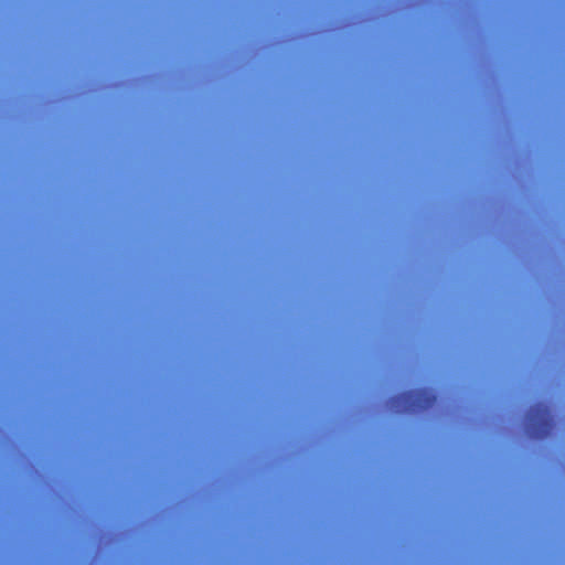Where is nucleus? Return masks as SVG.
I'll use <instances>...</instances> for the list:
<instances>
[{
	"label": "nucleus",
	"mask_w": 565,
	"mask_h": 565,
	"mask_svg": "<svg viewBox=\"0 0 565 565\" xmlns=\"http://www.w3.org/2000/svg\"><path fill=\"white\" fill-rule=\"evenodd\" d=\"M526 420L530 434L535 438L548 436L553 427L550 408L544 403H536L531 406L526 414Z\"/></svg>",
	"instance_id": "2"
},
{
	"label": "nucleus",
	"mask_w": 565,
	"mask_h": 565,
	"mask_svg": "<svg viewBox=\"0 0 565 565\" xmlns=\"http://www.w3.org/2000/svg\"><path fill=\"white\" fill-rule=\"evenodd\" d=\"M437 395L429 388H416L397 394L390 399V406L397 413H416L433 407Z\"/></svg>",
	"instance_id": "1"
}]
</instances>
